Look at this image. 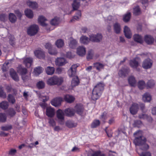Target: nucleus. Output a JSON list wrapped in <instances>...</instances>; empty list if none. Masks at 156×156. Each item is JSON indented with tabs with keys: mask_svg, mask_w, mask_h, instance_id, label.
<instances>
[{
	"mask_svg": "<svg viewBox=\"0 0 156 156\" xmlns=\"http://www.w3.org/2000/svg\"><path fill=\"white\" fill-rule=\"evenodd\" d=\"M138 87L140 89H143L145 87V83L142 80L140 81L138 83Z\"/></svg>",
	"mask_w": 156,
	"mask_h": 156,
	"instance_id": "6e6d98bb",
	"label": "nucleus"
},
{
	"mask_svg": "<svg viewBox=\"0 0 156 156\" xmlns=\"http://www.w3.org/2000/svg\"><path fill=\"white\" fill-rule=\"evenodd\" d=\"M0 97L5 98L6 97V93L3 91L2 88L0 86Z\"/></svg>",
	"mask_w": 156,
	"mask_h": 156,
	"instance_id": "bf43d9fd",
	"label": "nucleus"
},
{
	"mask_svg": "<svg viewBox=\"0 0 156 156\" xmlns=\"http://www.w3.org/2000/svg\"><path fill=\"white\" fill-rule=\"evenodd\" d=\"M33 62L32 58L29 57L24 58L23 63L26 65L27 67H30L32 65Z\"/></svg>",
	"mask_w": 156,
	"mask_h": 156,
	"instance_id": "b1692460",
	"label": "nucleus"
},
{
	"mask_svg": "<svg viewBox=\"0 0 156 156\" xmlns=\"http://www.w3.org/2000/svg\"><path fill=\"white\" fill-rule=\"evenodd\" d=\"M129 73L128 69H121L118 73L119 76L122 77H124L126 76Z\"/></svg>",
	"mask_w": 156,
	"mask_h": 156,
	"instance_id": "aec40b11",
	"label": "nucleus"
},
{
	"mask_svg": "<svg viewBox=\"0 0 156 156\" xmlns=\"http://www.w3.org/2000/svg\"><path fill=\"white\" fill-rule=\"evenodd\" d=\"M129 84L132 86L134 87L136 84V81L135 77L133 76H130L128 79Z\"/></svg>",
	"mask_w": 156,
	"mask_h": 156,
	"instance_id": "cd10ccee",
	"label": "nucleus"
},
{
	"mask_svg": "<svg viewBox=\"0 0 156 156\" xmlns=\"http://www.w3.org/2000/svg\"><path fill=\"white\" fill-rule=\"evenodd\" d=\"M79 80L77 76L74 77L71 82V85L72 87H74L77 86L79 83Z\"/></svg>",
	"mask_w": 156,
	"mask_h": 156,
	"instance_id": "72a5a7b5",
	"label": "nucleus"
},
{
	"mask_svg": "<svg viewBox=\"0 0 156 156\" xmlns=\"http://www.w3.org/2000/svg\"><path fill=\"white\" fill-rule=\"evenodd\" d=\"M133 135L135 137L134 143L136 145L140 146L142 150H147L149 149V145L146 143V139L142 136V131H137Z\"/></svg>",
	"mask_w": 156,
	"mask_h": 156,
	"instance_id": "f257e3e1",
	"label": "nucleus"
},
{
	"mask_svg": "<svg viewBox=\"0 0 156 156\" xmlns=\"http://www.w3.org/2000/svg\"><path fill=\"white\" fill-rule=\"evenodd\" d=\"M93 51L92 50H90L88 51V55L87 57V58L88 59H92L93 56Z\"/></svg>",
	"mask_w": 156,
	"mask_h": 156,
	"instance_id": "69168bd1",
	"label": "nucleus"
},
{
	"mask_svg": "<svg viewBox=\"0 0 156 156\" xmlns=\"http://www.w3.org/2000/svg\"><path fill=\"white\" fill-rule=\"evenodd\" d=\"M133 13L135 15H138L140 13V11L138 6H136L133 9Z\"/></svg>",
	"mask_w": 156,
	"mask_h": 156,
	"instance_id": "864d4df0",
	"label": "nucleus"
},
{
	"mask_svg": "<svg viewBox=\"0 0 156 156\" xmlns=\"http://www.w3.org/2000/svg\"><path fill=\"white\" fill-rule=\"evenodd\" d=\"M151 97L150 94L148 93H145L143 96V100L144 102H149L151 100Z\"/></svg>",
	"mask_w": 156,
	"mask_h": 156,
	"instance_id": "c756f323",
	"label": "nucleus"
},
{
	"mask_svg": "<svg viewBox=\"0 0 156 156\" xmlns=\"http://www.w3.org/2000/svg\"><path fill=\"white\" fill-rule=\"evenodd\" d=\"M56 115L57 118L61 121V124H62L64 119V112L61 109H58L56 112Z\"/></svg>",
	"mask_w": 156,
	"mask_h": 156,
	"instance_id": "1a4fd4ad",
	"label": "nucleus"
},
{
	"mask_svg": "<svg viewBox=\"0 0 156 156\" xmlns=\"http://www.w3.org/2000/svg\"><path fill=\"white\" fill-rule=\"evenodd\" d=\"M152 61L150 58L145 59L143 62L142 66L144 68H150L152 65Z\"/></svg>",
	"mask_w": 156,
	"mask_h": 156,
	"instance_id": "6e6552de",
	"label": "nucleus"
},
{
	"mask_svg": "<svg viewBox=\"0 0 156 156\" xmlns=\"http://www.w3.org/2000/svg\"><path fill=\"white\" fill-rule=\"evenodd\" d=\"M140 156H151V154L149 152H143L140 154Z\"/></svg>",
	"mask_w": 156,
	"mask_h": 156,
	"instance_id": "774afa93",
	"label": "nucleus"
},
{
	"mask_svg": "<svg viewBox=\"0 0 156 156\" xmlns=\"http://www.w3.org/2000/svg\"><path fill=\"white\" fill-rule=\"evenodd\" d=\"M46 49L48 50L49 53L52 55H55L57 53V51H55L54 52L51 51V49L52 48V46L50 43H47L45 45Z\"/></svg>",
	"mask_w": 156,
	"mask_h": 156,
	"instance_id": "7c9ffc66",
	"label": "nucleus"
},
{
	"mask_svg": "<svg viewBox=\"0 0 156 156\" xmlns=\"http://www.w3.org/2000/svg\"><path fill=\"white\" fill-rule=\"evenodd\" d=\"M139 109L138 105L136 103H133L130 108L129 111L130 113L133 115L136 114Z\"/></svg>",
	"mask_w": 156,
	"mask_h": 156,
	"instance_id": "f8f14e48",
	"label": "nucleus"
},
{
	"mask_svg": "<svg viewBox=\"0 0 156 156\" xmlns=\"http://www.w3.org/2000/svg\"><path fill=\"white\" fill-rule=\"evenodd\" d=\"M66 125L69 128H71L76 127L77 124L71 121H68L66 122Z\"/></svg>",
	"mask_w": 156,
	"mask_h": 156,
	"instance_id": "4c0bfd02",
	"label": "nucleus"
},
{
	"mask_svg": "<svg viewBox=\"0 0 156 156\" xmlns=\"http://www.w3.org/2000/svg\"><path fill=\"white\" fill-rule=\"evenodd\" d=\"M105 65L99 62L94 63L93 64V66H89L87 68H92V67L96 68H101L104 67Z\"/></svg>",
	"mask_w": 156,
	"mask_h": 156,
	"instance_id": "e433bc0d",
	"label": "nucleus"
},
{
	"mask_svg": "<svg viewBox=\"0 0 156 156\" xmlns=\"http://www.w3.org/2000/svg\"><path fill=\"white\" fill-rule=\"evenodd\" d=\"M12 128V126L11 125H7L1 127V129L5 131H7L10 130Z\"/></svg>",
	"mask_w": 156,
	"mask_h": 156,
	"instance_id": "052dcab7",
	"label": "nucleus"
},
{
	"mask_svg": "<svg viewBox=\"0 0 156 156\" xmlns=\"http://www.w3.org/2000/svg\"><path fill=\"white\" fill-rule=\"evenodd\" d=\"M39 28L37 25L33 24L30 25L27 29V33L30 36L35 35L38 32Z\"/></svg>",
	"mask_w": 156,
	"mask_h": 156,
	"instance_id": "20e7f679",
	"label": "nucleus"
},
{
	"mask_svg": "<svg viewBox=\"0 0 156 156\" xmlns=\"http://www.w3.org/2000/svg\"><path fill=\"white\" fill-rule=\"evenodd\" d=\"M35 56L37 58L41 59L45 57L44 53L41 50H36L34 52Z\"/></svg>",
	"mask_w": 156,
	"mask_h": 156,
	"instance_id": "dca6fc26",
	"label": "nucleus"
},
{
	"mask_svg": "<svg viewBox=\"0 0 156 156\" xmlns=\"http://www.w3.org/2000/svg\"><path fill=\"white\" fill-rule=\"evenodd\" d=\"M9 106L8 103L6 101H3L0 103V107L2 109H6Z\"/></svg>",
	"mask_w": 156,
	"mask_h": 156,
	"instance_id": "79ce46f5",
	"label": "nucleus"
},
{
	"mask_svg": "<svg viewBox=\"0 0 156 156\" xmlns=\"http://www.w3.org/2000/svg\"><path fill=\"white\" fill-rule=\"evenodd\" d=\"M7 16L5 14H2L0 15V20L2 21H5L7 20Z\"/></svg>",
	"mask_w": 156,
	"mask_h": 156,
	"instance_id": "0e129e2a",
	"label": "nucleus"
},
{
	"mask_svg": "<svg viewBox=\"0 0 156 156\" xmlns=\"http://www.w3.org/2000/svg\"><path fill=\"white\" fill-rule=\"evenodd\" d=\"M47 20L43 16H40L39 17L38 21L40 24L42 26H46L47 27H48V26L45 23V21Z\"/></svg>",
	"mask_w": 156,
	"mask_h": 156,
	"instance_id": "5701e85b",
	"label": "nucleus"
},
{
	"mask_svg": "<svg viewBox=\"0 0 156 156\" xmlns=\"http://www.w3.org/2000/svg\"><path fill=\"white\" fill-rule=\"evenodd\" d=\"M154 81L153 80H149L147 83V87L149 88H151L154 86Z\"/></svg>",
	"mask_w": 156,
	"mask_h": 156,
	"instance_id": "e2e57ef3",
	"label": "nucleus"
},
{
	"mask_svg": "<svg viewBox=\"0 0 156 156\" xmlns=\"http://www.w3.org/2000/svg\"><path fill=\"white\" fill-rule=\"evenodd\" d=\"M45 83L42 81H39L37 84V86L39 89H41L44 88L45 87Z\"/></svg>",
	"mask_w": 156,
	"mask_h": 156,
	"instance_id": "de8ad7c7",
	"label": "nucleus"
},
{
	"mask_svg": "<svg viewBox=\"0 0 156 156\" xmlns=\"http://www.w3.org/2000/svg\"><path fill=\"white\" fill-rule=\"evenodd\" d=\"M76 69H69L68 74L70 77L74 76L76 75Z\"/></svg>",
	"mask_w": 156,
	"mask_h": 156,
	"instance_id": "58836bf2",
	"label": "nucleus"
},
{
	"mask_svg": "<svg viewBox=\"0 0 156 156\" xmlns=\"http://www.w3.org/2000/svg\"><path fill=\"white\" fill-rule=\"evenodd\" d=\"M77 42L76 40L70 37L69 39V46L72 48H75L77 45Z\"/></svg>",
	"mask_w": 156,
	"mask_h": 156,
	"instance_id": "412c9836",
	"label": "nucleus"
},
{
	"mask_svg": "<svg viewBox=\"0 0 156 156\" xmlns=\"http://www.w3.org/2000/svg\"><path fill=\"white\" fill-rule=\"evenodd\" d=\"M15 12L17 16L20 18L23 15V12L20 11L18 10H16L15 11Z\"/></svg>",
	"mask_w": 156,
	"mask_h": 156,
	"instance_id": "338daca9",
	"label": "nucleus"
},
{
	"mask_svg": "<svg viewBox=\"0 0 156 156\" xmlns=\"http://www.w3.org/2000/svg\"><path fill=\"white\" fill-rule=\"evenodd\" d=\"M139 117L140 119L146 120L148 121H151L152 120L151 117L145 114H142L139 115Z\"/></svg>",
	"mask_w": 156,
	"mask_h": 156,
	"instance_id": "c85d7f7f",
	"label": "nucleus"
},
{
	"mask_svg": "<svg viewBox=\"0 0 156 156\" xmlns=\"http://www.w3.org/2000/svg\"><path fill=\"white\" fill-rule=\"evenodd\" d=\"M8 115L11 117L13 116L16 114V112L13 108H9L8 111Z\"/></svg>",
	"mask_w": 156,
	"mask_h": 156,
	"instance_id": "603ef678",
	"label": "nucleus"
},
{
	"mask_svg": "<svg viewBox=\"0 0 156 156\" xmlns=\"http://www.w3.org/2000/svg\"><path fill=\"white\" fill-rule=\"evenodd\" d=\"M90 41V38L89 39L87 37L85 36H82L80 38V42L84 44H88Z\"/></svg>",
	"mask_w": 156,
	"mask_h": 156,
	"instance_id": "a878e982",
	"label": "nucleus"
},
{
	"mask_svg": "<svg viewBox=\"0 0 156 156\" xmlns=\"http://www.w3.org/2000/svg\"><path fill=\"white\" fill-rule=\"evenodd\" d=\"M124 32L125 37L129 39L131 37L132 33L129 27L127 26H125L124 28Z\"/></svg>",
	"mask_w": 156,
	"mask_h": 156,
	"instance_id": "f3484780",
	"label": "nucleus"
},
{
	"mask_svg": "<svg viewBox=\"0 0 156 156\" xmlns=\"http://www.w3.org/2000/svg\"><path fill=\"white\" fill-rule=\"evenodd\" d=\"M131 16V14L130 12H128L123 17V20L125 22H127L130 20Z\"/></svg>",
	"mask_w": 156,
	"mask_h": 156,
	"instance_id": "09e8293b",
	"label": "nucleus"
},
{
	"mask_svg": "<svg viewBox=\"0 0 156 156\" xmlns=\"http://www.w3.org/2000/svg\"><path fill=\"white\" fill-rule=\"evenodd\" d=\"M55 44L58 48H61L64 45V41L61 39H59L55 42Z\"/></svg>",
	"mask_w": 156,
	"mask_h": 156,
	"instance_id": "ea45409f",
	"label": "nucleus"
},
{
	"mask_svg": "<svg viewBox=\"0 0 156 156\" xmlns=\"http://www.w3.org/2000/svg\"><path fill=\"white\" fill-rule=\"evenodd\" d=\"M59 23V18L57 17H55L50 21L51 24L53 26L58 25Z\"/></svg>",
	"mask_w": 156,
	"mask_h": 156,
	"instance_id": "a19ab883",
	"label": "nucleus"
},
{
	"mask_svg": "<svg viewBox=\"0 0 156 156\" xmlns=\"http://www.w3.org/2000/svg\"><path fill=\"white\" fill-rule=\"evenodd\" d=\"M64 112L67 116L72 117L74 115L75 111L73 108H69L65 110Z\"/></svg>",
	"mask_w": 156,
	"mask_h": 156,
	"instance_id": "a211bd4d",
	"label": "nucleus"
},
{
	"mask_svg": "<svg viewBox=\"0 0 156 156\" xmlns=\"http://www.w3.org/2000/svg\"><path fill=\"white\" fill-rule=\"evenodd\" d=\"M83 109V106L80 104L77 105L75 107V112L77 114L80 115L82 114Z\"/></svg>",
	"mask_w": 156,
	"mask_h": 156,
	"instance_id": "4468645a",
	"label": "nucleus"
},
{
	"mask_svg": "<svg viewBox=\"0 0 156 156\" xmlns=\"http://www.w3.org/2000/svg\"><path fill=\"white\" fill-rule=\"evenodd\" d=\"M42 69H34L33 72V75L36 76H38L42 72Z\"/></svg>",
	"mask_w": 156,
	"mask_h": 156,
	"instance_id": "4d7b16f0",
	"label": "nucleus"
},
{
	"mask_svg": "<svg viewBox=\"0 0 156 156\" xmlns=\"http://www.w3.org/2000/svg\"><path fill=\"white\" fill-rule=\"evenodd\" d=\"M9 19L11 22L14 23L16 20V18L13 13H10L9 14Z\"/></svg>",
	"mask_w": 156,
	"mask_h": 156,
	"instance_id": "c03bdc74",
	"label": "nucleus"
},
{
	"mask_svg": "<svg viewBox=\"0 0 156 156\" xmlns=\"http://www.w3.org/2000/svg\"><path fill=\"white\" fill-rule=\"evenodd\" d=\"M18 72L21 75L23 80L24 82H28L30 80V75L28 76H25L27 72V69H19Z\"/></svg>",
	"mask_w": 156,
	"mask_h": 156,
	"instance_id": "39448f33",
	"label": "nucleus"
},
{
	"mask_svg": "<svg viewBox=\"0 0 156 156\" xmlns=\"http://www.w3.org/2000/svg\"><path fill=\"white\" fill-rule=\"evenodd\" d=\"M8 99L9 102L14 104L15 102V100L13 96L9 94L8 96Z\"/></svg>",
	"mask_w": 156,
	"mask_h": 156,
	"instance_id": "13d9d810",
	"label": "nucleus"
},
{
	"mask_svg": "<svg viewBox=\"0 0 156 156\" xmlns=\"http://www.w3.org/2000/svg\"><path fill=\"white\" fill-rule=\"evenodd\" d=\"M81 17V12L80 11H77L75 16L70 21L71 22H73L75 20H77L80 18Z\"/></svg>",
	"mask_w": 156,
	"mask_h": 156,
	"instance_id": "c9c22d12",
	"label": "nucleus"
},
{
	"mask_svg": "<svg viewBox=\"0 0 156 156\" xmlns=\"http://www.w3.org/2000/svg\"><path fill=\"white\" fill-rule=\"evenodd\" d=\"M102 35L99 33L96 34H92L89 35L90 41L94 42H99L102 40Z\"/></svg>",
	"mask_w": 156,
	"mask_h": 156,
	"instance_id": "423d86ee",
	"label": "nucleus"
},
{
	"mask_svg": "<svg viewBox=\"0 0 156 156\" xmlns=\"http://www.w3.org/2000/svg\"><path fill=\"white\" fill-rule=\"evenodd\" d=\"M55 110L51 107H48L46 108V115L50 117H53L55 115Z\"/></svg>",
	"mask_w": 156,
	"mask_h": 156,
	"instance_id": "ddd939ff",
	"label": "nucleus"
},
{
	"mask_svg": "<svg viewBox=\"0 0 156 156\" xmlns=\"http://www.w3.org/2000/svg\"><path fill=\"white\" fill-rule=\"evenodd\" d=\"M103 154L100 151H93L92 153H89L88 156H101Z\"/></svg>",
	"mask_w": 156,
	"mask_h": 156,
	"instance_id": "a18cd8bd",
	"label": "nucleus"
},
{
	"mask_svg": "<svg viewBox=\"0 0 156 156\" xmlns=\"http://www.w3.org/2000/svg\"><path fill=\"white\" fill-rule=\"evenodd\" d=\"M63 82L62 77L54 76L48 78L46 81L47 84L49 86L60 85Z\"/></svg>",
	"mask_w": 156,
	"mask_h": 156,
	"instance_id": "7ed1b4c3",
	"label": "nucleus"
},
{
	"mask_svg": "<svg viewBox=\"0 0 156 156\" xmlns=\"http://www.w3.org/2000/svg\"><path fill=\"white\" fill-rule=\"evenodd\" d=\"M113 21V17L111 16H109L105 20L106 23L108 25L112 24Z\"/></svg>",
	"mask_w": 156,
	"mask_h": 156,
	"instance_id": "5fc2aeb1",
	"label": "nucleus"
},
{
	"mask_svg": "<svg viewBox=\"0 0 156 156\" xmlns=\"http://www.w3.org/2000/svg\"><path fill=\"white\" fill-rule=\"evenodd\" d=\"M64 99L66 102L69 103H72L75 100V98L73 96L69 94L65 95Z\"/></svg>",
	"mask_w": 156,
	"mask_h": 156,
	"instance_id": "bb28decb",
	"label": "nucleus"
},
{
	"mask_svg": "<svg viewBox=\"0 0 156 156\" xmlns=\"http://www.w3.org/2000/svg\"><path fill=\"white\" fill-rule=\"evenodd\" d=\"M86 52V48L83 46H79L77 49V53L80 56L84 55Z\"/></svg>",
	"mask_w": 156,
	"mask_h": 156,
	"instance_id": "2eb2a0df",
	"label": "nucleus"
},
{
	"mask_svg": "<svg viewBox=\"0 0 156 156\" xmlns=\"http://www.w3.org/2000/svg\"><path fill=\"white\" fill-rule=\"evenodd\" d=\"M104 84L102 83H98L95 86L92 91L91 97L93 100H96L100 98L104 90Z\"/></svg>",
	"mask_w": 156,
	"mask_h": 156,
	"instance_id": "f03ea898",
	"label": "nucleus"
},
{
	"mask_svg": "<svg viewBox=\"0 0 156 156\" xmlns=\"http://www.w3.org/2000/svg\"><path fill=\"white\" fill-rule=\"evenodd\" d=\"M26 16L30 18H32L33 16V12L30 9H27L25 12Z\"/></svg>",
	"mask_w": 156,
	"mask_h": 156,
	"instance_id": "37998d69",
	"label": "nucleus"
},
{
	"mask_svg": "<svg viewBox=\"0 0 156 156\" xmlns=\"http://www.w3.org/2000/svg\"><path fill=\"white\" fill-rule=\"evenodd\" d=\"M10 75L12 78L16 81L19 80V78L16 72L13 69H12L10 71Z\"/></svg>",
	"mask_w": 156,
	"mask_h": 156,
	"instance_id": "4be33fe9",
	"label": "nucleus"
},
{
	"mask_svg": "<svg viewBox=\"0 0 156 156\" xmlns=\"http://www.w3.org/2000/svg\"><path fill=\"white\" fill-rule=\"evenodd\" d=\"M55 69H45L46 73L48 75H52L55 72Z\"/></svg>",
	"mask_w": 156,
	"mask_h": 156,
	"instance_id": "680f3d73",
	"label": "nucleus"
},
{
	"mask_svg": "<svg viewBox=\"0 0 156 156\" xmlns=\"http://www.w3.org/2000/svg\"><path fill=\"white\" fill-rule=\"evenodd\" d=\"M145 42L148 44H152L154 41L153 38L151 36L146 35L144 37Z\"/></svg>",
	"mask_w": 156,
	"mask_h": 156,
	"instance_id": "2f4dec72",
	"label": "nucleus"
},
{
	"mask_svg": "<svg viewBox=\"0 0 156 156\" xmlns=\"http://www.w3.org/2000/svg\"><path fill=\"white\" fill-rule=\"evenodd\" d=\"M113 29L115 32L117 34H119L121 30L120 24L117 22L115 23L113 25Z\"/></svg>",
	"mask_w": 156,
	"mask_h": 156,
	"instance_id": "393cba45",
	"label": "nucleus"
},
{
	"mask_svg": "<svg viewBox=\"0 0 156 156\" xmlns=\"http://www.w3.org/2000/svg\"><path fill=\"white\" fill-rule=\"evenodd\" d=\"M27 4L29 7L33 9H36L38 7L37 4L36 2L28 1L27 2Z\"/></svg>",
	"mask_w": 156,
	"mask_h": 156,
	"instance_id": "473e14b6",
	"label": "nucleus"
},
{
	"mask_svg": "<svg viewBox=\"0 0 156 156\" xmlns=\"http://www.w3.org/2000/svg\"><path fill=\"white\" fill-rule=\"evenodd\" d=\"M66 62V61L64 58H58L55 60L56 65L58 66H63L65 65Z\"/></svg>",
	"mask_w": 156,
	"mask_h": 156,
	"instance_id": "9b49d317",
	"label": "nucleus"
},
{
	"mask_svg": "<svg viewBox=\"0 0 156 156\" xmlns=\"http://www.w3.org/2000/svg\"><path fill=\"white\" fill-rule=\"evenodd\" d=\"M133 38L134 41L140 44H142L143 42V37L139 34H135L133 36Z\"/></svg>",
	"mask_w": 156,
	"mask_h": 156,
	"instance_id": "6ab92c4d",
	"label": "nucleus"
},
{
	"mask_svg": "<svg viewBox=\"0 0 156 156\" xmlns=\"http://www.w3.org/2000/svg\"><path fill=\"white\" fill-rule=\"evenodd\" d=\"M107 112H105L101 115L100 119L102 121L105 122V120L107 119Z\"/></svg>",
	"mask_w": 156,
	"mask_h": 156,
	"instance_id": "8fccbe9b",
	"label": "nucleus"
},
{
	"mask_svg": "<svg viewBox=\"0 0 156 156\" xmlns=\"http://www.w3.org/2000/svg\"><path fill=\"white\" fill-rule=\"evenodd\" d=\"M100 121L98 120H95L93 121L91 124V127L94 128L99 125Z\"/></svg>",
	"mask_w": 156,
	"mask_h": 156,
	"instance_id": "3c124183",
	"label": "nucleus"
},
{
	"mask_svg": "<svg viewBox=\"0 0 156 156\" xmlns=\"http://www.w3.org/2000/svg\"><path fill=\"white\" fill-rule=\"evenodd\" d=\"M80 6L79 0H74L72 4V6L74 10L77 9Z\"/></svg>",
	"mask_w": 156,
	"mask_h": 156,
	"instance_id": "f704fd0d",
	"label": "nucleus"
},
{
	"mask_svg": "<svg viewBox=\"0 0 156 156\" xmlns=\"http://www.w3.org/2000/svg\"><path fill=\"white\" fill-rule=\"evenodd\" d=\"M7 116L6 114L4 113H0V122H5L6 121Z\"/></svg>",
	"mask_w": 156,
	"mask_h": 156,
	"instance_id": "49530a36",
	"label": "nucleus"
},
{
	"mask_svg": "<svg viewBox=\"0 0 156 156\" xmlns=\"http://www.w3.org/2000/svg\"><path fill=\"white\" fill-rule=\"evenodd\" d=\"M62 99L61 97H57L53 99L51 102V104L55 107H57L60 105Z\"/></svg>",
	"mask_w": 156,
	"mask_h": 156,
	"instance_id": "9d476101",
	"label": "nucleus"
},
{
	"mask_svg": "<svg viewBox=\"0 0 156 156\" xmlns=\"http://www.w3.org/2000/svg\"><path fill=\"white\" fill-rule=\"evenodd\" d=\"M140 61V58L137 56L133 59L130 61L129 65L131 67L136 68L138 66L139 62Z\"/></svg>",
	"mask_w": 156,
	"mask_h": 156,
	"instance_id": "0eeeda50",
	"label": "nucleus"
}]
</instances>
